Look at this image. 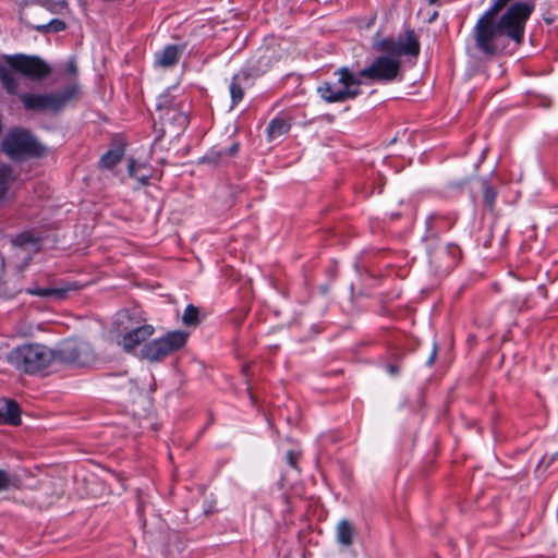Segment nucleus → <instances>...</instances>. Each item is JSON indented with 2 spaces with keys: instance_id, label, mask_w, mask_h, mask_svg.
Listing matches in <instances>:
<instances>
[{
  "instance_id": "37",
  "label": "nucleus",
  "mask_w": 558,
  "mask_h": 558,
  "mask_svg": "<svg viewBox=\"0 0 558 558\" xmlns=\"http://www.w3.org/2000/svg\"><path fill=\"white\" fill-rule=\"evenodd\" d=\"M129 385H130L131 387H135L136 389H138V388H137V386H136L132 380H129Z\"/></svg>"
},
{
  "instance_id": "14",
  "label": "nucleus",
  "mask_w": 558,
  "mask_h": 558,
  "mask_svg": "<svg viewBox=\"0 0 558 558\" xmlns=\"http://www.w3.org/2000/svg\"><path fill=\"white\" fill-rule=\"evenodd\" d=\"M180 57V50L175 45H169L155 54V64L161 68L173 66Z\"/></svg>"
},
{
  "instance_id": "25",
  "label": "nucleus",
  "mask_w": 558,
  "mask_h": 558,
  "mask_svg": "<svg viewBox=\"0 0 558 558\" xmlns=\"http://www.w3.org/2000/svg\"><path fill=\"white\" fill-rule=\"evenodd\" d=\"M34 27L41 33H47V32L58 33V32L64 31L66 25L63 21L54 19V20L50 21L48 24L35 25Z\"/></svg>"
},
{
  "instance_id": "2",
  "label": "nucleus",
  "mask_w": 558,
  "mask_h": 558,
  "mask_svg": "<svg viewBox=\"0 0 558 558\" xmlns=\"http://www.w3.org/2000/svg\"><path fill=\"white\" fill-rule=\"evenodd\" d=\"M7 65H0V81L3 88L11 95H16L20 87V74L35 81L46 78L51 74V68L36 56L15 54L5 57Z\"/></svg>"
},
{
  "instance_id": "3",
  "label": "nucleus",
  "mask_w": 558,
  "mask_h": 558,
  "mask_svg": "<svg viewBox=\"0 0 558 558\" xmlns=\"http://www.w3.org/2000/svg\"><path fill=\"white\" fill-rule=\"evenodd\" d=\"M57 356L56 351L44 344L29 343L12 350L9 362L23 373L37 374L49 367Z\"/></svg>"
},
{
  "instance_id": "10",
  "label": "nucleus",
  "mask_w": 558,
  "mask_h": 558,
  "mask_svg": "<svg viewBox=\"0 0 558 558\" xmlns=\"http://www.w3.org/2000/svg\"><path fill=\"white\" fill-rule=\"evenodd\" d=\"M57 355V359L78 366H86L96 359L92 344L86 340L77 338L64 340L60 344Z\"/></svg>"
},
{
  "instance_id": "6",
  "label": "nucleus",
  "mask_w": 558,
  "mask_h": 558,
  "mask_svg": "<svg viewBox=\"0 0 558 558\" xmlns=\"http://www.w3.org/2000/svg\"><path fill=\"white\" fill-rule=\"evenodd\" d=\"M187 338L189 333L183 330L167 332L165 336L144 344L141 350V356L149 362H159L169 354L182 349Z\"/></svg>"
},
{
  "instance_id": "24",
  "label": "nucleus",
  "mask_w": 558,
  "mask_h": 558,
  "mask_svg": "<svg viewBox=\"0 0 558 558\" xmlns=\"http://www.w3.org/2000/svg\"><path fill=\"white\" fill-rule=\"evenodd\" d=\"M230 95L232 99V105H236L243 99L244 90L240 83V74L234 75L231 84H230Z\"/></svg>"
},
{
  "instance_id": "33",
  "label": "nucleus",
  "mask_w": 558,
  "mask_h": 558,
  "mask_svg": "<svg viewBox=\"0 0 558 558\" xmlns=\"http://www.w3.org/2000/svg\"><path fill=\"white\" fill-rule=\"evenodd\" d=\"M239 150V144L238 143H234L230 148H229V156H233L238 153Z\"/></svg>"
},
{
  "instance_id": "27",
  "label": "nucleus",
  "mask_w": 558,
  "mask_h": 558,
  "mask_svg": "<svg viewBox=\"0 0 558 558\" xmlns=\"http://www.w3.org/2000/svg\"><path fill=\"white\" fill-rule=\"evenodd\" d=\"M483 197L486 205L493 209L495 198H496V192L495 190L489 186L487 183L483 184Z\"/></svg>"
},
{
  "instance_id": "8",
  "label": "nucleus",
  "mask_w": 558,
  "mask_h": 558,
  "mask_svg": "<svg viewBox=\"0 0 558 558\" xmlns=\"http://www.w3.org/2000/svg\"><path fill=\"white\" fill-rule=\"evenodd\" d=\"M400 66V59L386 53L375 58L369 66L359 72V76L369 82H391L399 75Z\"/></svg>"
},
{
  "instance_id": "31",
  "label": "nucleus",
  "mask_w": 558,
  "mask_h": 558,
  "mask_svg": "<svg viewBox=\"0 0 558 558\" xmlns=\"http://www.w3.org/2000/svg\"><path fill=\"white\" fill-rule=\"evenodd\" d=\"M65 71L69 75L74 76L77 74V66H76V62L74 59H71L68 61Z\"/></svg>"
},
{
  "instance_id": "15",
  "label": "nucleus",
  "mask_w": 558,
  "mask_h": 558,
  "mask_svg": "<svg viewBox=\"0 0 558 558\" xmlns=\"http://www.w3.org/2000/svg\"><path fill=\"white\" fill-rule=\"evenodd\" d=\"M160 119L163 121V124L169 123L174 128V132H179L185 128L187 124V116L177 109L166 108L165 112L161 113Z\"/></svg>"
},
{
  "instance_id": "4",
  "label": "nucleus",
  "mask_w": 558,
  "mask_h": 558,
  "mask_svg": "<svg viewBox=\"0 0 558 558\" xmlns=\"http://www.w3.org/2000/svg\"><path fill=\"white\" fill-rule=\"evenodd\" d=\"M337 82H324L318 86L317 92L327 102H343L354 99L361 93L362 81L348 66L338 69L335 73Z\"/></svg>"
},
{
  "instance_id": "21",
  "label": "nucleus",
  "mask_w": 558,
  "mask_h": 558,
  "mask_svg": "<svg viewBox=\"0 0 558 558\" xmlns=\"http://www.w3.org/2000/svg\"><path fill=\"white\" fill-rule=\"evenodd\" d=\"M12 169L7 165H0V201H2L7 192L14 181Z\"/></svg>"
},
{
  "instance_id": "32",
  "label": "nucleus",
  "mask_w": 558,
  "mask_h": 558,
  "mask_svg": "<svg viewBox=\"0 0 558 558\" xmlns=\"http://www.w3.org/2000/svg\"><path fill=\"white\" fill-rule=\"evenodd\" d=\"M436 355H437V348H436V345H434L433 352L427 362L429 365H432L435 362Z\"/></svg>"
},
{
  "instance_id": "19",
  "label": "nucleus",
  "mask_w": 558,
  "mask_h": 558,
  "mask_svg": "<svg viewBox=\"0 0 558 558\" xmlns=\"http://www.w3.org/2000/svg\"><path fill=\"white\" fill-rule=\"evenodd\" d=\"M124 155V148L122 145H119L110 150H108L99 161L101 168L111 169L117 163H119Z\"/></svg>"
},
{
  "instance_id": "34",
  "label": "nucleus",
  "mask_w": 558,
  "mask_h": 558,
  "mask_svg": "<svg viewBox=\"0 0 558 558\" xmlns=\"http://www.w3.org/2000/svg\"><path fill=\"white\" fill-rule=\"evenodd\" d=\"M388 371H389V373H390L391 375H397V374H398V372H399V369H398V367H397L396 365H389V366H388Z\"/></svg>"
},
{
  "instance_id": "13",
  "label": "nucleus",
  "mask_w": 558,
  "mask_h": 558,
  "mask_svg": "<svg viewBox=\"0 0 558 558\" xmlns=\"http://www.w3.org/2000/svg\"><path fill=\"white\" fill-rule=\"evenodd\" d=\"M19 425L21 412L19 404L13 400H0V424Z\"/></svg>"
},
{
  "instance_id": "28",
  "label": "nucleus",
  "mask_w": 558,
  "mask_h": 558,
  "mask_svg": "<svg viewBox=\"0 0 558 558\" xmlns=\"http://www.w3.org/2000/svg\"><path fill=\"white\" fill-rule=\"evenodd\" d=\"M510 1L511 0H494L493 5L484 14L496 17Z\"/></svg>"
},
{
  "instance_id": "18",
  "label": "nucleus",
  "mask_w": 558,
  "mask_h": 558,
  "mask_svg": "<svg viewBox=\"0 0 558 558\" xmlns=\"http://www.w3.org/2000/svg\"><path fill=\"white\" fill-rule=\"evenodd\" d=\"M13 244L16 255H21L23 253L28 255L31 251L38 250V241L33 239L29 234L19 235Z\"/></svg>"
},
{
  "instance_id": "23",
  "label": "nucleus",
  "mask_w": 558,
  "mask_h": 558,
  "mask_svg": "<svg viewBox=\"0 0 558 558\" xmlns=\"http://www.w3.org/2000/svg\"><path fill=\"white\" fill-rule=\"evenodd\" d=\"M182 323L185 326H196L199 324V310L194 305H187L182 315Z\"/></svg>"
},
{
  "instance_id": "12",
  "label": "nucleus",
  "mask_w": 558,
  "mask_h": 558,
  "mask_svg": "<svg viewBox=\"0 0 558 558\" xmlns=\"http://www.w3.org/2000/svg\"><path fill=\"white\" fill-rule=\"evenodd\" d=\"M275 60V52L269 48L259 50L257 56L250 60L247 70L242 74L243 77L263 75L271 68Z\"/></svg>"
},
{
  "instance_id": "35",
  "label": "nucleus",
  "mask_w": 558,
  "mask_h": 558,
  "mask_svg": "<svg viewBox=\"0 0 558 558\" xmlns=\"http://www.w3.org/2000/svg\"><path fill=\"white\" fill-rule=\"evenodd\" d=\"M17 291L16 290H13V291H10V292H3V296L5 298H12L13 295H15Z\"/></svg>"
},
{
  "instance_id": "11",
  "label": "nucleus",
  "mask_w": 558,
  "mask_h": 558,
  "mask_svg": "<svg viewBox=\"0 0 558 558\" xmlns=\"http://www.w3.org/2000/svg\"><path fill=\"white\" fill-rule=\"evenodd\" d=\"M375 47L385 53L392 54L399 59L401 56L416 58L420 54L421 46L413 29H407L397 39L387 38L378 41Z\"/></svg>"
},
{
  "instance_id": "16",
  "label": "nucleus",
  "mask_w": 558,
  "mask_h": 558,
  "mask_svg": "<svg viewBox=\"0 0 558 558\" xmlns=\"http://www.w3.org/2000/svg\"><path fill=\"white\" fill-rule=\"evenodd\" d=\"M336 535L339 544L345 547L351 546L355 535V527L349 520L342 519L337 525Z\"/></svg>"
},
{
  "instance_id": "36",
  "label": "nucleus",
  "mask_w": 558,
  "mask_h": 558,
  "mask_svg": "<svg viewBox=\"0 0 558 558\" xmlns=\"http://www.w3.org/2000/svg\"><path fill=\"white\" fill-rule=\"evenodd\" d=\"M213 154H214V153H210L209 155H207V156L205 157V159H208V160L215 161L217 157H213Z\"/></svg>"
},
{
  "instance_id": "26",
  "label": "nucleus",
  "mask_w": 558,
  "mask_h": 558,
  "mask_svg": "<svg viewBox=\"0 0 558 558\" xmlns=\"http://www.w3.org/2000/svg\"><path fill=\"white\" fill-rule=\"evenodd\" d=\"M51 12H59L66 7V0H35Z\"/></svg>"
},
{
  "instance_id": "20",
  "label": "nucleus",
  "mask_w": 558,
  "mask_h": 558,
  "mask_svg": "<svg viewBox=\"0 0 558 558\" xmlns=\"http://www.w3.org/2000/svg\"><path fill=\"white\" fill-rule=\"evenodd\" d=\"M71 288H60V289H51V288H38V289H28L27 293L32 295H38L43 298H50L54 300H63L66 296V293Z\"/></svg>"
},
{
  "instance_id": "22",
  "label": "nucleus",
  "mask_w": 558,
  "mask_h": 558,
  "mask_svg": "<svg viewBox=\"0 0 558 558\" xmlns=\"http://www.w3.org/2000/svg\"><path fill=\"white\" fill-rule=\"evenodd\" d=\"M21 480L16 475H12L7 471L0 469V490H8L10 488H20Z\"/></svg>"
},
{
  "instance_id": "17",
  "label": "nucleus",
  "mask_w": 558,
  "mask_h": 558,
  "mask_svg": "<svg viewBox=\"0 0 558 558\" xmlns=\"http://www.w3.org/2000/svg\"><path fill=\"white\" fill-rule=\"evenodd\" d=\"M290 126V123L284 118L277 117L272 119L267 126L268 140L274 141L289 132Z\"/></svg>"
},
{
  "instance_id": "7",
  "label": "nucleus",
  "mask_w": 558,
  "mask_h": 558,
  "mask_svg": "<svg viewBox=\"0 0 558 558\" xmlns=\"http://www.w3.org/2000/svg\"><path fill=\"white\" fill-rule=\"evenodd\" d=\"M134 315L129 310L118 313L116 324L121 331H125L121 344L128 352L133 351L143 341L154 333V327L150 325H140V322H133Z\"/></svg>"
},
{
  "instance_id": "30",
  "label": "nucleus",
  "mask_w": 558,
  "mask_h": 558,
  "mask_svg": "<svg viewBox=\"0 0 558 558\" xmlns=\"http://www.w3.org/2000/svg\"><path fill=\"white\" fill-rule=\"evenodd\" d=\"M299 456L300 454L298 452H294L293 450L288 451L287 456H286L288 464L296 471H299V468H298Z\"/></svg>"
},
{
  "instance_id": "9",
  "label": "nucleus",
  "mask_w": 558,
  "mask_h": 558,
  "mask_svg": "<svg viewBox=\"0 0 558 558\" xmlns=\"http://www.w3.org/2000/svg\"><path fill=\"white\" fill-rule=\"evenodd\" d=\"M3 151L12 159H20L24 156H38L40 146L32 137L29 132L14 130L7 134L2 142Z\"/></svg>"
},
{
  "instance_id": "38",
  "label": "nucleus",
  "mask_w": 558,
  "mask_h": 558,
  "mask_svg": "<svg viewBox=\"0 0 558 558\" xmlns=\"http://www.w3.org/2000/svg\"><path fill=\"white\" fill-rule=\"evenodd\" d=\"M438 0H428L429 4H435Z\"/></svg>"
},
{
  "instance_id": "5",
  "label": "nucleus",
  "mask_w": 558,
  "mask_h": 558,
  "mask_svg": "<svg viewBox=\"0 0 558 558\" xmlns=\"http://www.w3.org/2000/svg\"><path fill=\"white\" fill-rule=\"evenodd\" d=\"M80 95V86L71 84L62 90L36 94L26 93L20 99L27 110L59 112L69 102L76 100Z\"/></svg>"
},
{
  "instance_id": "29",
  "label": "nucleus",
  "mask_w": 558,
  "mask_h": 558,
  "mask_svg": "<svg viewBox=\"0 0 558 558\" xmlns=\"http://www.w3.org/2000/svg\"><path fill=\"white\" fill-rule=\"evenodd\" d=\"M129 173L132 177H135L137 180L142 182V184H147L149 175L148 174H138L137 173V163L135 160L131 159L129 163Z\"/></svg>"
},
{
  "instance_id": "39",
  "label": "nucleus",
  "mask_w": 558,
  "mask_h": 558,
  "mask_svg": "<svg viewBox=\"0 0 558 558\" xmlns=\"http://www.w3.org/2000/svg\"><path fill=\"white\" fill-rule=\"evenodd\" d=\"M157 108H158V110L162 111V105L161 104H158Z\"/></svg>"
},
{
  "instance_id": "1",
  "label": "nucleus",
  "mask_w": 558,
  "mask_h": 558,
  "mask_svg": "<svg viewBox=\"0 0 558 558\" xmlns=\"http://www.w3.org/2000/svg\"><path fill=\"white\" fill-rule=\"evenodd\" d=\"M534 7L526 2H515L496 17L483 14L476 22L473 36L476 47L486 56H494L505 49V36L520 45L523 39L525 22Z\"/></svg>"
}]
</instances>
